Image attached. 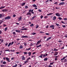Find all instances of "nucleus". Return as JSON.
<instances>
[{"label": "nucleus", "mask_w": 67, "mask_h": 67, "mask_svg": "<svg viewBox=\"0 0 67 67\" xmlns=\"http://www.w3.org/2000/svg\"><path fill=\"white\" fill-rule=\"evenodd\" d=\"M43 18V16L41 15V19H42V18Z\"/></svg>", "instance_id": "62"}, {"label": "nucleus", "mask_w": 67, "mask_h": 67, "mask_svg": "<svg viewBox=\"0 0 67 67\" xmlns=\"http://www.w3.org/2000/svg\"><path fill=\"white\" fill-rule=\"evenodd\" d=\"M55 24L57 26H60V25H59V24L56 23Z\"/></svg>", "instance_id": "32"}, {"label": "nucleus", "mask_w": 67, "mask_h": 67, "mask_svg": "<svg viewBox=\"0 0 67 67\" xmlns=\"http://www.w3.org/2000/svg\"><path fill=\"white\" fill-rule=\"evenodd\" d=\"M13 34H14V35H16V34H15V32H14L13 33Z\"/></svg>", "instance_id": "61"}, {"label": "nucleus", "mask_w": 67, "mask_h": 67, "mask_svg": "<svg viewBox=\"0 0 67 67\" xmlns=\"http://www.w3.org/2000/svg\"><path fill=\"white\" fill-rule=\"evenodd\" d=\"M58 51V49H54V51H55V52H57V51Z\"/></svg>", "instance_id": "44"}, {"label": "nucleus", "mask_w": 67, "mask_h": 67, "mask_svg": "<svg viewBox=\"0 0 67 67\" xmlns=\"http://www.w3.org/2000/svg\"><path fill=\"white\" fill-rule=\"evenodd\" d=\"M53 63H54V62L51 63L50 64V65H53Z\"/></svg>", "instance_id": "51"}, {"label": "nucleus", "mask_w": 67, "mask_h": 67, "mask_svg": "<svg viewBox=\"0 0 67 67\" xmlns=\"http://www.w3.org/2000/svg\"><path fill=\"white\" fill-rule=\"evenodd\" d=\"M43 56V58L45 57V56H46V55H45L44 54H41V55L39 56V57H40L42 58Z\"/></svg>", "instance_id": "4"}, {"label": "nucleus", "mask_w": 67, "mask_h": 67, "mask_svg": "<svg viewBox=\"0 0 67 67\" xmlns=\"http://www.w3.org/2000/svg\"><path fill=\"white\" fill-rule=\"evenodd\" d=\"M25 3H26L25 2L23 3L21 5V6L22 7H23V6H24V5H25Z\"/></svg>", "instance_id": "19"}, {"label": "nucleus", "mask_w": 67, "mask_h": 67, "mask_svg": "<svg viewBox=\"0 0 67 67\" xmlns=\"http://www.w3.org/2000/svg\"><path fill=\"white\" fill-rule=\"evenodd\" d=\"M4 8H5V7H3L0 8V10L1 9H4Z\"/></svg>", "instance_id": "33"}, {"label": "nucleus", "mask_w": 67, "mask_h": 67, "mask_svg": "<svg viewBox=\"0 0 67 67\" xmlns=\"http://www.w3.org/2000/svg\"><path fill=\"white\" fill-rule=\"evenodd\" d=\"M24 46H26V43H24Z\"/></svg>", "instance_id": "52"}, {"label": "nucleus", "mask_w": 67, "mask_h": 67, "mask_svg": "<svg viewBox=\"0 0 67 67\" xmlns=\"http://www.w3.org/2000/svg\"><path fill=\"white\" fill-rule=\"evenodd\" d=\"M52 14V13H51L49 14H47V15L48 16V15H51Z\"/></svg>", "instance_id": "46"}, {"label": "nucleus", "mask_w": 67, "mask_h": 67, "mask_svg": "<svg viewBox=\"0 0 67 67\" xmlns=\"http://www.w3.org/2000/svg\"><path fill=\"white\" fill-rule=\"evenodd\" d=\"M48 67H52V66H51V65H49Z\"/></svg>", "instance_id": "64"}, {"label": "nucleus", "mask_w": 67, "mask_h": 67, "mask_svg": "<svg viewBox=\"0 0 67 67\" xmlns=\"http://www.w3.org/2000/svg\"><path fill=\"white\" fill-rule=\"evenodd\" d=\"M67 60L66 59H64V62H67Z\"/></svg>", "instance_id": "53"}, {"label": "nucleus", "mask_w": 67, "mask_h": 67, "mask_svg": "<svg viewBox=\"0 0 67 67\" xmlns=\"http://www.w3.org/2000/svg\"><path fill=\"white\" fill-rule=\"evenodd\" d=\"M3 64H4V65H5V64H7V63L5 61H4L3 62Z\"/></svg>", "instance_id": "27"}, {"label": "nucleus", "mask_w": 67, "mask_h": 67, "mask_svg": "<svg viewBox=\"0 0 67 67\" xmlns=\"http://www.w3.org/2000/svg\"><path fill=\"white\" fill-rule=\"evenodd\" d=\"M4 65H1V67H4Z\"/></svg>", "instance_id": "60"}, {"label": "nucleus", "mask_w": 67, "mask_h": 67, "mask_svg": "<svg viewBox=\"0 0 67 67\" xmlns=\"http://www.w3.org/2000/svg\"><path fill=\"white\" fill-rule=\"evenodd\" d=\"M20 49H22L23 48V46L22 45H21L19 47Z\"/></svg>", "instance_id": "20"}, {"label": "nucleus", "mask_w": 67, "mask_h": 67, "mask_svg": "<svg viewBox=\"0 0 67 67\" xmlns=\"http://www.w3.org/2000/svg\"><path fill=\"white\" fill-rule=\"evenodd\" d=\"M28 54H29V56H30V55H31V52H29L28 53Z\"/></svg>", "instance_id": "23"}, {"label": "nucleus", "mask_w": 67, "mask_h": 67, "mask_svg": "<svg viewBox=\"0 0 67 67\" xmlns=\"http://www.w3.org/2000/svg\"><path fill=\"white\" fill-rule=\"evenodd\" d=\"M14 57H13V58H12L11 59L12 60H14Z\"/></svg>", "instance_id": "55"}, {"label": "nucleus", "mask_w": 67, "mask_h": 67, "mask_svg": "<svg viewBox=\"0 0 67 67\" xmlns=\"http://www.w3.org/2000/svg\"><path fill=\"white\" fill-rule=\"evenodd\" d=\"M7 28L8 27H6L5 29L4 32H5V31L7 30L8 29H7Z\"/></svg>", "instance_id": "34"}, {"label": "nucleus", "mask_w": 67, "mask_h": 67, "mask_svg": "<svg viewBox=\"0 0 67 67\" xmlns=\"http://www.w3.org/2000/svg\"><path fill=\"white\" fill-rule=\"evenodd\" d=\"M39 32L41 34H43V33H44V32H43L42 31H40Z\"/></svg>", "instance_id": "36"}, {"label": "nucleus", "mask_w": 67, "mask_h": 67, "mask_svg": "<svg viewBox=\"0 0 67 67\" xmlns=\"http://www.w3.org/2000/svg\"><path fill=\"white\" fill-rule=\"evenodd\" d=\"M15 32H18V33H20L21 32V31L20 30H15Z\"/></svg>", "instance_id": "15"}, {"label": "nucleus", "mask_w": 67, "mask_h": 67, "mask_svg": "<svg viewBox=\"0 0 67 67\" xmlns=\"http://www.w3.org/2000/svg\"><path fill=\"white\" fill-rule=\"evenodd\" d=\"M33 11H34L33 9H30L28 11L29 12H28L26 14V15H27L29 17H30V16L31 15V13L32 14H34V13L33 12Z\"/></svg>", "instance_id": "1"}, {"label": "nucleus", "mask_w": 67, "mask_h": 67, "mask_svg": "<svg viewBox=\"0 0 67 67\" xmlns=\"http://www.w3.org/2000/svg\"><path fill=\"white\" fill-rule=\"evenodd\" d=\"M52 38V37H49L48 38L47 40H46V41H45L46 42V41H48L49 40H50V39H51V38Z\"/></svg>", "instance_id": "7"}, {"label": "nucleus", "mask_w": 67, "mask_h": 67, "mask_svg": "<svg viewBox=\"0 0 67 67\" xmlns=\"http://www.w3.org/2000/svg\"><path fill=\"white\" fill-rule=\"evenodd\" d=\"M45 34H46L47 35H49V33H47Z\"/></svg>", "instance_id": "47"}, {"label": "nucleus", "mask_w": 67, "mask_h": 67, "mask_svg": "<svg viewBox=\"0 0 67 67\" xmlns=\"http://www.w3.org/2000/svg\"><path fill=\"white\" fill-rule=\"evenodd\" d=\"M25 57H24V55L22 56H21V59L22 60H25Z\"/></svg>", "instance_id": "13"}, {"label": "nucleus", "mask_w": 67, "mask_h": 67, "mask_svg": "<svg viewBox=\"0 0 67 67\" xmlns=\"http://www.w3.org/2000/svg\"><path fill=\"white\" fill-rule=\"evenodd\" d=\"M41 43V41H38V42H37V43L36 44V45L37 46L40 43Z\"/></svg>", "instance_id": "10"}, {"label": "nucleus", "mask_w": 67, "mask_h": 67, "mask_svg": "<svg viewBox=\"0 0 67 67\" xmlns=\"http://www.w3.org/2000/svg\"><path fill=\"white\" fill-rule=\"evenodd\" d=\"M11 45H12V44H11V43L10 42L9 44L8 47H9V46H11Z\"/></svg>", "instance_id": "25"}, {"label": "nucleus", "mask_w": 67, "mask_h": 67, "mask_svg": "<svg viewBox=\"0 0 67 67\" xmlns=\"http://www.w3.org/2000/svg\"><path fill=\"white\" fill-rule=\"evenodd\" d=\"M33 7H37V6L35 4H34L33 5Z\"/></svg>", "instance_id": "29"}, {"label": "nucleus", "mask_w": 67, "mask_h": 67, "mask_svg": "<svg viewBox=\"0 0 67 67\" xmlns=\"http://www.w3.org/2000/svg\"><path fill=\"white\" fill-rule=\"evenodd\" d=\"M34 26V24H32L30 25V26L31 27H32V26Z\"/></svg>", "instance_id": "28"}, {"label": "nucleus", "mask_w": 67, "mask_h": 67, "mask_svg": "<svg viewBox=\"0 0 67 67\" xmlns=\"http://www.w3.org/2000/svg\"><path fill=\"white\" fill-rule=\"evenodd\" d=\"M58 54V52H55L54 55L56 56V55H57Z\"/></svg>", "instance_id": "18"}, {"label": "nucleus", "mask_w": 67, "mask_h": 67, "mask_svg": "<svg viewBox=\"0 0 67 67\" xmlns=\"http://www.w3.org/2000/svg\"><path fill=\"white\" fill-rule=\"evenodd\" d=\"M11 52H14V51H15V50H11Z\"/></svg>", "instance_id": "38"}, {"label": "nucleus", "mask_w": 67, "mask_h": 67, "mask_svg": "<svg viewBox=\"0 0 67 67\" xmlns=\"http://www.w3.org/2000/svg\"><path fill=\"white\" fill-rule=\"evenodd\" d=\"M17 66H18V65H17L16 64H15V65L13 66V67H17Z\"/></svg>", "instance_id": "31"}, {"label": "nucleus", "mask_w": 67, "mask_h": 67, "mask_svg": "<svg viewBox=\"0 0 67 67\" xmlns=\"http://www.w3.org/2000/svg\"><path fill=\"white\" fill-rule=\"evenodd\" d=\"M61 23H63V24H66V23L63 22V21H62Z\"/></svg>", "instance_id": "59"}, {"label": "nucleus", "mask_w": 67, "mask_h": 67, "mask_svg": "<svg viewBox=\"0 0 67 67\" xmlns=\"http://www.w3.org/2000/svg\"><path fill=\"white\" fill-rule=\"evenodd\" d=\"M23 53L24 54H25L26 55H27V52H24Z\"/></svg>", "instance_id": "37"}, {"label": "nucleus", "mask_w": 67, "mask_h": 67, "mask_svg": "<svg viewBox=\"0 0 67 67\" xmlns=\"http://www.w3.org/2000/svg\"><path fill=\"white\" fill-rule=\"evenodd\" d=\"M56 17L55 16H54L53 17V20H56Z\"/></svg>", "instance_id": "17"}, {"label": "nucleus", "mask_w": 67, "mask_h": 67, "mask_svg": "<svg viewBox=\"0 0 67 67\" xmlns=\"http://www.w3.org/2000/svg\"><path fill=\"white\" fill-rule=\"evenodd\" d=\"M47 59H48V58H46L44 59V61H46L47 60Z\"/></svg>", "instance_id": "24"}, {"label": "nucleus", "mask_w": 67, "mask_h": 67, "mask_svg": "<svg viewBox=\"0 0 67 67\" xmlns=\"http://www.w3.org/2000/svg\"><path fill=\"white\" fill-rule=\"evenodd\" d=\"M66 58V56H65V57H63L62 58H61V60L62 61L63 60H64V59H65V58Z\"/></svg>", "instance_id": "14"}, {"label": "nucleus", "mask_w": 67, "mask_h": 67, "mask_svg": "<svg viewBox=\"0 0 67 67\" xmlns=\"http://www.w3.org/2000/svg\"><path fill=\"white\" fill-rule=\"evenodd\" d=\"M25 8L26 9H27V8H28V6L27 5H26L25 6Z\"/></svg>", "instance_id": "50"}, {"label": "nucleus", "mask_w": 67, "mask_h": 67, "mask_svg": "<svg viewBox=\"0 0 67 67\" xmlns=\"http://www.w3.org/2000/svg\"><path fill=\"white\" fill-rule=\"evenodd\" d=\"M28 62H29V61H25L24 62L25 64H26V63H28Z\"/></svg>", "instance_id": "41"}, {"label": "nucleus", "mask_w": 67, "mask_h": 67, "mask_svg": "<svg viewBox=\"0 0 67 67\" xmlns=\"http://www.w3.org/2000/svg\"><path fill=\"white\" fill-rule=\"evenodd\" d=\"M28 36H21V38H28Z\"/></svg>", "instance_id": "12"}, {"label": "nucleus", "mask_w": 67, "mask_h": 67, "mask_svg": "<svg viewBox=\"0 0 67 67\" xmlns=\"http://www.w3.org/2000/svg\"><path fill=\"white\" fill-rule=\"evenodd\" d=\"M38 11L39 12H42V10H41L39 9L38 10Z\"/></svg>", "instance_id": "48"}, {"label": "nucleus", "mask_w": 67, "mask_h": 67, "mask_svg": "<svg viewBox=\"0 0 67 67\" xmlns=\"http://www.w3.org/2000/svg\"><path fill=\"white\" fill-rule=\"evenodd\" d=\"M30 45H31L30 46H33V43H31L30 44Z\"/></svg>", "instance_id": "57"}, {"label": "nucleus", "mask_w": 67, "mask_h": 67, "mask_svg": "<svg viewBox=\"0 0 67 67\" xmlns=\"http://www.w3.org/2000/svg\"><path fill=\"white\" fill-rule=\"evenodd\" d=\"M58 19L59 20H61L62 19V18H61V17H58Z\"/></svg>", "instance_id": "42"}, {"label": "nucleus", "mask_w": 67, "mask_h": 67, "mask_svg": "<svg viewBox=\"0 0 67 67\" xmlns=\"http://www.w3.org/2000/svg\"><path fill=\"white\" fill-rule=\"evenodd\" d=\"M31 48H27L26 49V50H27V51H29L31 49Z\"/></svg>", "instance_id": "26"}, {"label": "nucleus", "mask_w": 67, "mask_h": 67, "mask_svg": "<svg viewBox=\"0 0 67 67\" xmlns=\"http://www.w3.org/2000/svg\"><path fill=\"white\" fill-rule=\"evenodd\" d=\"M64 20L66 21L67 20V18H64Z\"/></svg>", "instance_id": "58"}, {"label": "nucleus", "mask_w": 67, "mask_h": 67, "mask_svg": "<svg viewBox=\"0 0 67 67\" xmlns=\"http://www.w3.org/2000/svg\"><path fill=\"white\" fill-rule=\"evenodd\" d=\"M50 28H52V29H54L55 28H54V25H51L50 27Z\"/></svg>", "instance_id": "6"}, {"label": "nucleus", "mask_w": 67, "mask_h": 67, "mask_svg": "<svg viewBox=\"0 0 67 67\" xmlns=\"http://www.w3.org/2000/svg\"><path fill=\"white\" fill-rule=\"evenodd\" d=\"M35 17H36V16H35L34 17H32L31 18V20H33L34 19V18H35Z\"/></svg>", "instance_id": "21"}, {"label": "nucleus", "mask_w": 67, "mask_h": 67, "mask_svg": "<svg viewBox=\"0 0 67 67\" xmlns=\"http://www.w3.org/2000/svg\"><path fill=\"white\" fill-rule=\"evenodd\" d=\"M2 11L3 12H7V9H3L2 10Z\"/></svg>", "instance_id": "8"}, {"label": "nucleus", "mask_w": 67, "mask_h": 67, "mask_svg": "<svg viewBox=\"0 0 67 67\" xmlns=\"http://www.w3.org/2000/svg\"><path fill=\"white\" fill-rule=\"evenodd\" d=\"M36 34V33L35 32L33 33L32 34V35H35Z\"/></svg>", "instance_id": "39"}, {"label": "nucleus", "mask_w": 67, "mask_h": 67, "mask_svg": "<svg viewBox=\"0 0 67 67\" xmlns=\"http://www.w3.org/2000/svg\"><path fill=\"white\" fill-rule=\"evenodd\" d=\"M55 15L56 16H59V17L60 16V15L58 13L55 14Z\"/></svg>", "instance_id": "9"}, {"label": "nucleus", "mask_w": 67, "mask_h": 67, "mask_svg": "<svg viewBox=\"0 0 67 67\" xmlns=\"http://www.w3.org/2000/svg\"><path fill=\"white\" fill-rule=\"evenodd\" d=\"M30 59H31V58L29 57V58H28L27 59V61H28V60H29Z\"/></svg>", "instance_id": "40"}, {"label": "nucleus", "mask_w": 67, "mask_h": 67, "mask_svg": "<svg viewBox=\"0 0 67 67\" xmlns=\"http://www.w3.org/2000/svg\"><path fill=\"white\" fill-rule=\"evenodd\" d=\"M42 46V45L40 44L39 46H36V47L37 48H38V47H41V46Z\"/></svg>", "instance_id": "22"}, {"label": "nucleus", "mask_w": 67, "mask_h": 67, "mask_svg": "<svg viewBox=\"0 0 67 67\" xmlns=\"http://www.w3.org/2000/svg\"><path fill=\"white\" fill-rule=\"evenodd\" d=\"M3 59L4 60H5V59H6V60H7L8 62H10V59H9V58H8V57H4L3 58Z\"/></svg>", "instance_id": "2"}, {"label": "nucleus", "mask_w": 67, "mask_h": 67, "mask_svg": "<svg viewBox=\"0 0 67 67\" xmlns=\"http://www.w3.org/2000/svg\"><path fill=\"white\" fill-rule=\"evenodd\" d=\"M11 18V17L9 16H8L7 17H5L4 18V20H9Z\"/></svg>", "instance_id": "3"}, {"label": "nucleus", "mask_w": 67, "mask_h": 67, "mask_svg": "<svg viewBox=\"0 0 67 67\" xmlns=\"http://www.w3.org/2000/svg\"><path fill=\"white\" fill-rule=\"evenodd\" d=\"M54 8V9H57V10H58V9H59V8L58 7H55V8Z\"/></svg>", "instance_id": "43"}, {"label": "nucleus", "mask_w": 67, "mask_h": 67, "mask_svg": "<svg viewBox=\"0 0 67 67\" xmlns=\"http://www.w3.org/2000/svg\"><path fill=\"white\" fill-rule=\"evenodd\" d=\"M3 22V21H2V20H0V25Z\"/></svg>", "instance_id": "35"}, {"label": "nucleus", "mask_w": 67, "mask_h": 67, "mask_svg": "<svg viewBox=\"0 0 67 67\" xmlns=\"http://www.w3.org/2000/svg\"><path fill=\"white\" fill-rule=\"evenodd\" d=\"M48 18V16H44V19H47V18Z\"/></svg>", "instance_id": "30"}, {"label": "nucleus", "mask_w": 67, "mask_h": 67, "mask_svg": "<svg viewBox=\"0 0 67 67\" xmlns=\"http://www.w3.org/2000/svg\"><path fill=\"white\" fill-rule=\"evenodd\" d=\"M14 43V42H12V43H11V45H13V44Z\"/></svg>", "instance_id": "63"}, {"label": "nucleus", "mask_w": 67, "mask_h": 67, "mask_svg": "<svg viewBox=\"0 0 67 67\" xmlns=\"http://www.w3.org/2000/svg\"><path fill=\"white\" fill-rule=\"evenodd\" d=\"M15 16H16V15H15L14 14L13 16V17L14 18L15 17Z\"/></svg>", "instance_id": "54"}, {"label": "nucleus", "mask_w": 67, "mask_h": 67, "mask_svg": "<svg viewBox=\"0 0 67 67\" xmlns=\"http://www.w3.org/2000/svg\"><path fill=\"white\" fill-rule=\"evenodd\" d=\"M22 31H23L24 30H25V31H27V28H24L23 29H22Z\"/></svg>", "instance_id": "16"}, {"label": "nucleus", "mask_w": 67, "mask_h": 67, "mask_svg": "<svg viewBox=\"0 0 67 67\" xmlns=\"http://www.w3.org/2000/svg\"><path fill=\"white\" fill-rule=\"evenodd\" d=\"M65 4V3L64 2H63L62 3H60L59 4V5H63V4Z\"/></svg>", "instance_id": "11"}, {"label": "nucleus", "mask_w": 67, "mask_h": 67, "mask_svg": "<svg viewBox=\"0 0 67 67\" xmlns=\"http://www.w3.org/2000/svg\"><path fill=\"white\" fill-rule=\"evenodd\" d=\"M22 16H20L18 18V21H19V22H20V21L22 20Z\"/></svg>", "instance_id": "5"}, {"label": "nucleus", "mask_w": 67, "mask_h": 67, "mask_svg": "<svg viewBox=\"0 0 67 67\" xmlns=\"http://www.w3.org/2000/svg\"><path fill=\"white\" fill-rule=\"evenodd\" d=\"M39 27V26L38 25H37L36 26V29H37Z\"/></svg>", "instance_id": "45"}, {"label": "nucleus", "mask_w": 67, "mask_h": 67, "mask_svg": "<svg viewBox=\"0 0 67 67\" xmlns=\"http://www.w3.org/2000/svg\"><path fill=\"white\" fill-rule=\"evenodd\" d=\"M62 26L63 27V28H64V27H66V26L65 25H62Z\"/></svg>", "instance_id": "56"}, {"label": "nucleus", "mask_w": 67, "mask_h": 67, "mask_svg": "<svg viewBox=\"0 0 67 67\" xmlns=\"http://www.w3.org/2000/svg\"><path fill=\"white\" fill-rule=\"evenodd\" d=\"M49 0H47L45 2V3H47V2H48Z\"/></svg>", "instance_id": "49"}]
</instances>
